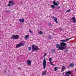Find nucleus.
Masks as SVG:
<instances>
[{
    "mask_svg": "<svg viewBox=\"0 0 76 76\" xmlns=\"http://www.w3.org/2000/svg\"><path fill=\"white\" fill-rule=\"evenodd\" d=\"M71 72L70 71H69L68 72H66L65 76H69V75H71Z\"/></svg>",
    "mask_w": 76,
    "mask_h": 76,
    "instance_id": "nucleus-5",
    "label": "nucleus"
},
{
    "mask_svg": "<svg viewBox=\"0 0 76 76\" xmlns=\"http://www.w3.org/2000/svg\"><path fill=\"white\" fill-rule=\"evenodd\" d=\"M28 51H31V47H29L28 48Z\"/></svg>",
    "mask_w": 76,
    "mask_h": 76,
    "instance_id": "nucleus-25",
    "label": "nucleus"
},
{
    "mask_svg": "<svg viewBox=\"0 0 76 76\" xmlns=\"http://www.w3.org/2000/svg\"><path fill=\"white\" fill-rule=\"evenodd\" d=\"M67 45V44L64 42H62L60 44L61 46H65V45Z\"/></svg>",
    "mask_w": 76,
    "mask_h": 76,
    "instance_id": "nucleus-9",
    "label": "nucleus"
},
{
    "mask_svg": "<svg viewBox=\"0 0 76 76\" xmlns=\"http://www.w3.org/2000/svg\"><path fill=\"white\" fill-rule=\"evenodd\" d=\"M61 7L60 6H58L57 7V9H60Z\"/></svg>",
    "mask_w": 76,
    "mask_h": 76,
    "instance_id": "nucleus-27",
    "label": "nucleus"
},
{
    "mask_svg": "<svg viewBox=\"0 0 76 76\" xmlns=\"http://www.w3.org/2000/svg\"><path fill=\"white\" fill-rule=\"evenodd\" d=\"M71 76H73V75H71Z\"/></svg>",
    "mask_w": 76,
    "mask_h": 76,
    "instance_id": "nucleus-42",
    "label": "nucleus"
},
{
    "mask_svg": "<svg viewBox=\"0 0 76 76\" xmlns=\"http://www.w3.org/2000/svg\"><path fill=\"white\" fill-rule=\"evenodd\" d=\"M18 70H20V68L19 67L18 68Z\"/></svg>",
    "mask_w": 76,
    "mask_h": 76,
    "instance_id": "nucleus-39",
    "label": "nucleus"
},
{
    "mask_svg": "<svg viewBox=\"0 0 76 76\" xmlns=\"http://www.w3.org/2000/svg\"><path fill=\"white\" fill-rule=\"evenodd\" d=\"M69 66L70 67H73L74 66V64L73 63H70L69 64Z\"/></svg>",
    "mask_w": 76,
    "mask_h": 76,
    "instance_id": "nucleus-14",
    "label": "nucleus"
},
{
    "mask_svg": "<svg viewBox=\"0 0 76 76\" xmlns=\"http://www.w3.org/2000/svg\"><path fill=\"white\" fill-rule=\"evenodd\" d=\"M60 45L59 44H57L56 45V48H58V47H60Z\"/></svg>",
    "mask_w": 76,
    "mask_h": 76,
    "instance_id": "nucleus-18",
    "label": "nucleus"
},
{
    "mask_svg": "<svg viewBox=\"0 0 76 76\" xmlns=\"http://www.w3.org/2000/svg\"><path fill=\"white\" fill-rule=\"evenodd\" d=\"M72 20H73V22H76V18L75 17H73L72 18Z\"/></svg>",
    "mask_w": 76,
    "mask_h": 76,
    "instance_id": "nucleus-17",
    "label": "nucleus"
},
{
    "mask_svg": "<svg viewBox=\"0 0 76 76\" xmlns=\"http://www.w3.org/2000/svg\"><path fill=\"white\" fill-rule=\"evenodd\" d=\"M19 21L20 22V23H23V22H24V18L20 19L19 20Z\"/></svg>",
    "mask_w": 76,
    "mask_h": 76,
    "instance_id": "nucleus-12",
    "label": "nucleus"
},
{
    "mask_svg": "<svg viewBox=\"0 0 76 76\" xmlns=\"http://www.w3.org/2000/svg\"><path fill=\"white\" fill-rule=\"evenodd\" d=\"M11 38V39H18L19 38V36L18 35H12Z\"/></svg>",
    "mask_w": 76,
    "mask_h": 76,
    "instance_id": "nucleus-2",
    "label": "nucleus"
},
{
    "mask_svg": "<svg viewBox=\"0 0 76 76\" xmlns=\"http://www.w3.org/2000/svg\"><path fill=\"white\" fill-rule=\"evenodd\" d=\"M23 44L22 43V42L19 43V44H17V45L15 47L16 48H19V47H22L23 46Z\"/></svg>",
    "mask_w": 76,
    "mask_h": 76,
    "instance_id": "nucleus-4",
    "label": "nucleus"
},
{
    "mask_svg": "<svg viewBox=\"0 0 76 76\" xmlns=\"http://www.w3.org/2000/svg\"><path fill=\"white\" fill-rule=\"evenodd\" d=\"M39 34H43V32L42 31H39L38 32Z\"/></svg>",
    "mask_w": 76,
    "mask_h": 76,
    "instance_id": "nucleus-23",
    "label": "nucleus"
},
{
    "mask_svg": "<svg viewBox=\"0 0 76 76\" xmlns=\"http://www.w3.org/2000/svg\"><path fill=\"white\" fill-rule=\"evenodd\" d=\"M50 6L51 7H52L53 9H54V8H55V6H54V5H51Z\"/></svg>",
    "mask_w": 76,
    "mask_h": 76,
    "instance_id": "nucleus-22",
    "label": "nucleus"
},
{
    "mask_svg": "<svg viewBox=\"0 0 76 76\" xmlns=\"http://www.w3.org/2000/svg\"><path fill=\"white\" fill-rule=\"evenodd\" d=\"M43 69H45L46 67V60L45 58H44L43 62Z\"/></svg>",
    "mask_w": 76,
    "mask_h": 76,
    "instance_id": "nucleus-3",
    "label": "nucleus"
},
{
    "mask_svg": "<svg viewBox=\"0 0 76 76\" xmlns=\"http://www.w3.org/2000/svg\"><path fill=\"white\" fill-rule=\"evenodd\" d=\"M48 25H49V26H51V23H50L48 24Z\"/></svg>",
    "mask_w": 76,
    "mask_h": 76,
    "instance_id": "nucleus-33",
    "label": "nucleus"
},
{
    "mask_svg": "<svg viewBox=\"0 0 76 76\" xmlns=\"http://www.w3.org/2000/svg\"><path fill=\"white\" fill-rule=\"evenodd\" d=\"M6 12H10V10H9V11L6 10Z\"/></svg>",
    "mask_w": 76,
    "mask_h": 76,
    "instance_id": "nucleus-32",
    "label": "nucleus"
},
{
    "mask_svg": "<svg viewBox=\"0 0 76 76\" xmlns=\"http://www.w3.org/2000/svg\"><path fill=\"white\" fill-rule=\"evenodd\" d=\"M61 31H63V29L62 28H61Z\"/></svg>",
    "mask_w": 76,
    "mask_h": 76,
    "instance_id": "nucleus-36",
    "label": "nucleus"
},
{
    "mask_svg": "<svg viewBox=\"0 0 76 76\" xmlns=\"http://www.w3.org/2000/svg\"><path fill=\"white\" fill-rule=\"evenodd\" d=\"M58 49L59 50H63L64 49V46H60L58 47Z\"/></svg>",
    "mask_w": 76,
    "mask_h": 76,
    "instance_id": "nucleus-8",
    "label": "nucleus"
},
{
    "mask_svg": "<svg viewBox=\"0 0 76 76\" xmlns=\"http://www.w3.org/2000/svg\"><path fill=\"white\" fill-rule=\"evenodd\" d=\"M28 37H29V35H26L25 36V39H27V38H28Z\"/></svg>",
    "mask_w": 76,
    "mask_h": 76,
    "instance_id": "nucleus-21",
    "label": "nucleus"
},
{
    "mask_svg": "<svg viewBox=\"0 0 76 76\" xmlns=\"http://www.w3.org/2000/svg\"><path fill=\"white\" fill-rule=\"evenodd\" d=\"M27 62V63L28 65H29V66H31V61L30 60H28Z\"/></svg>",
    "mask_w": 76,
    "mask_h": 76,
    "instance_id": "nucleus-10",
    "label": "nucleus"
},
{
    "mask_svg": "<svg viewBox=\"0 0 76 76\" xmlns=\"http://www.w3.org/2000/svg\"><path fill=\"white\" fill-rule=\"evenodd\" d=\"M71 11V10L70 9H69L68 10L66 11V12H70Z\"/></svg>",
    "mask_w": 76,
    "mask_h": 76,
    "instance_id": "nucleus-26",
    "label": "nucleus"
},
{
    "mask_svg": "<svg viewBox=\"0 0 76 76\" xmlns=\"http://www.w3.org/2000/svg\"><path fill=\"white\" fill-rule=\"evenodd\" d=\"M51 52L52 53H54L55 52V51H56V50L54 49H52L51 50Z\"/></svg>",
    "mask_w": 76,
    "mask_h": 76,
    "instance_id": "nucleus-19",
    "label": "nucleus"
},
{
    "mask_svg": "<svg viewBox=\"0 0 76 76\" xmlns=\"http://www.w3.org/2000/svg\"><path fill=\"white\" fill-rule=\"evenodd\" d=\"M54 20L55 22L57 23H58V22L57 21V17H55Z\"/></svg>",
    "mask_w": 76,
    "mask_h": 76,
    "instance_id": "nucleus-16",
    "label": "nucleus"
},
{
    "mask_svg": "<svg viewBox=\"0 0 76 76\" xmlns=\"http://www.w3.org/2000/svg\"><path fill=\"white\" fill-rule=\"evenodd\" d=\"M69 39H66L65 40L66 41H69Z\"/></svg>",
    "mask_w": 76,
    "mask_h": 76,
    "instance_id": "nucleus-31",
    "label": "nucleus"
},
{
    "mask_svg": "<svg viewBox=\"0 0 76 76\" xmlns=\"http://www.w3.org/2000/svg\"><path fill=\"white\" fill-rule=\"evenodd\" d=\"M62 75H64V73H62Z\"/></svg>",
    "mask_w": 76,
    "mask_h": 76,
    "instance_id": "nucleus-41",
    "label": "nucleus"
},
{
    "mask_svg": "<svg viewBox=\"0 0 76 76\" xmlns=\"http://www.w3.org/2000/svg\"><path fill=\"white\" fill-rule=\"evenodd\" d=\"M52 17L53 19H55V18H54V16H52Z\"/></svg>",
    "mask_w": 76,
    "mask_h": 76,
    "instance_id": "nucleus-34",
    "label": "nucleus"
},
{
    "mask_svg": "<svg viewBox=\"0 0 76 76\" xmlns=\"http://www.w3.org/2000/svg\"><path fill=\"white\" fill-rule=\"evenodd\" d=\"M69 51V50L66 49L64 51V53H66V52L68 51Z\"/></svg>",
    "mask_w": 76,
    "mask_h": 76,
    "instance_id": "nucleus-30",
    "label": "nucleus"
},
{
    "mask_svg": "<svg viewBox=\"0 0 76 76\" xmlns=\"http://www.w3.org/2000/svg\"><path fill=\"white\" fill-rule=\"evenodd\" d=\"M52 60V58H50L49 59V61H50V64L51 65H52V66H55V65L54 64H53L52 63V61H51Z\"/></svg>",
    "mask_w": 76,
    "mask_h": 76,
    "instance_id": "nucleus-11",
    "label": "nucleus"
},
{
    "mask_svg": "<svg viewBox=\"0 0 76 76\" xmlns=\"http://www.w3.org/2000/svg\"><path fill=\"white\" fill-rule=\"evenodd\" d=\"M29 32L31 33H32V31H29Z\"/></svg>",
    "mask_w": 76,
    "mask_h": 76,
    "instance_id": "nucleus-35",
    "label": "nucleus"
},
{
    "mask_svg": "<svg viewBox=\"0 0 76 76\" xmlns=\"http://www.w3.org/2000/svg\"><path fill=\"white\" fill-rule=\"evenodd\" d=\"M47 56V53H45L44 54V57H45Z\"/></svg>",
    "mask_w": 76,
    "mask_h": 76,
    "instance_id": "nucleus-29",
    "label": "nucleus"
},
{
    "mask_svg": "<svg viewBox=\"0 0 76 76\" xmlns=\"http://www.w3.org/2000/svg\"><path fill=\"white\" fill-rule=\"evenodd\" d=\"M13 4H14V3L13 2V1H9V4L8 6H13Z\"/></svg>",
    "mask_w": 76,
    "mask_h": 76,
    "instance_id": "nucleus-6",
    "label": "nucleus"
},
{
    "mask_svg": "<svg viewBox=\"0 0 76 76\" xmlns=\"http://www.w3.org/2000/svg\"><path fill=\"white\" fill-rule=\"evenodd\" d=\"M66 68L65 66L63 65L61 68V72H64V71L66 70Z\"/></svg>",
    "mask_w": 76,
    "mask_h": 76,
    "instance_id": "nucleus-7",
    "label": "nucleus"
},
{
    "mask_svg": "<svg viewBox=\"0 0 76 76\" xmlns=\"http://www.w3.org/2000/svg\"><path fill=\"white\" fill-rule=\"evenodd\" d=\"M51 38H52V36H49V39H51Z\"/></svg>",
    "mask_w": 76,
    "mask_h": 76,
    "instance_id": "nucleus-28",
    "label": "nucleus"
},
{
    "mask_svg": "<svg viewBox=\"0 0 76 76\" xmlns=\"http://www.w3.org/2000/svg\"><path fill=\"white\" fill-rule=\"evenodd\" d=\"M47 74V71H44L42 72V76H44V75H46Z\"/></svg>",
    "mask_w": 76,
    "mask_h": 76,
    "instance_id": "nucleus-13",
    "label": "nucleus"
},
{
    "mask_svg": "<svg viewBox=\"0 0 76 76\" xmlns=\"http://www.w3.org/2000/svg\"><path fill=\"white\" fill-rule=\"evenodd\" d=\"M70 65L68 66V69H69V68H70Z\"/></svg>",
    "mask_w": 76,
    "mask_h": 76,
    "instance_id": "nucleus-38",
    "label": "nucleus"
},
{
    "mask_svg": "<svg viewBox=\"0 0 76 76\" xmlns=\"http://www.w3.org/2000/svg\"><path fill=\"white\" fill-rule=\"evenodd\" d=\"M58 1H56V3H58Z\"/></svg>",
    "mask_w": 76,
    "mask_h": 76,
    "instance_id": "nucleus-37",
    "label": "nucleus"
},
{
    "mask_svg": "<svg viewBox=\"0 0 76 76\" xmlns=\"http://www.w3.org/2000/svg\"><path fill=\"white\" fill-rule=\"evenodd\" d=\"M61 42H65L66 41V40H60Z\"/></svg>",
    "mask_w": 76,
    "mask_h": 76,
    "instance_id": "nucleus-24",
    "label": "nucleus"
},
{
    "mask_svg": "<svg viewBox=\"0 0 76 76\" xmlns=\"http://www.w3.org/2000/svg\"><path fill=\"white\" fill-rule=\"evenodd\" d=\"M48 16H47V18H48Z\"/></svg>",
    "mask_w": 76,
    "mask_h": 76,
    "instance_id": "nucleus-40",
    "label": "nucleus"
},
{
    "mask_svg": "<svg viewBox=\"0 0 76 76\" xmlns=\"http://www.w3.org/2000/svg\"><path fill=\"white\" fill-rule=\"evenodd\" d=\"M39 50V48L38 46H37L35 45H33L32 46V51H37Z\"/></svg>",
    "mask_w": 76,
    "mask_h": 76,
    "instance_id": "nucleus-1",
    "label": "nucleus"
},
{
    "mask_svg": "<svg viewBox=\"0 0 76 76\" xmlns=\"http://www.w3.org/2000/svg\"><path fill=\"white\" fill-rule=\"evenodd\" d=\"M53 4L55 5V6H58V4H57L56 2V1H54L53 2Z\"/></svg>",
    "mask_w": 76,
    "mask_h": 76,
    "instance_id": "nucleus-15",
    "label": "nucleus"
},
{
    "mask_svg": "<svg viewBox=\"0 0 76 76\" xmlns=\"http://www.w3.org/2000/svg\"><path fill=\"white\" fill-rule=\"evenodd\" d=\"M58 68L57 66H56L54 70L55 71H57V70H58Z\"/></svg>",
    "mask_w": 76,
    "mask_h": 76,
    "instance_id": "nucleus-20",
    "label": "nucleus"
}]
</instances>
